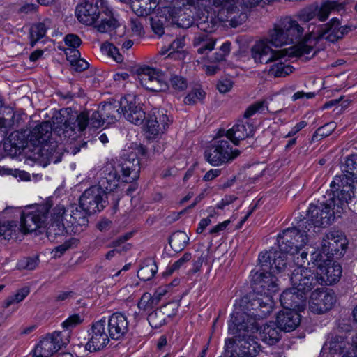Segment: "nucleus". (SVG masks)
Masks as SVG:
<instances>
[{"mask_svg":"<svg viewBox=\"0 0 357 357\" xmlns=\"http://www.w3.org/2000/svg\"><path fill=\"white\" fill-rule=\"evenodd\" d=\"M68 214L63 205H57L51 212L47 229L49 238L63 235L66 231Z\"/></svg>","mask_w":357,"mask_h":357,"instance_id":"nucleus-22","label":"nucleus"},{"mask_svg":"<svg viewBox=\"0 0 357 357\" xmlns=\"http://www.w3.org/2000/svg\"><path fill=\"white\" fill-rule=\"evenodd\" d=\"M191 259L190 254L186 253L183 255L181 258H180L178 261L174 263V264L171 267V271H174L178 269L181 267L185 263L190 261Z\"/></svg>","mask_w":357,"mask_h":357,"instance_id":"nucleus-63","label":"nucleus"},{"mask_svg":"<svg viewBox=\"0 0 357 357\" xmlns=\"http://www.w3.org/2000/svg\"><path fill=\"white\" fill-rule=\"evenodd\" d=\"M185 46V38L183 37L178 38L170 45L169 50H171L168 56L178 60L185 59L186 52L182 49Z\"/></svg>","mask_w":357,"mask_h":357,"instance_id":"nucleus-37","label":"nucleus"},{"mask_svg":"<svg viewBox=\"0 0 357 357\" xmlns=\"http://www.w3.org/2000/svg\"><path fill=\"white\" fill-rule=\"evenodd\" d=\"M205 93L200 89L192 90L185 98L184 102L187 105H194L203 100Z\"/></svg>","mask_w":357,"mask_h":357,"instance_id":"nucleus-48","label":"nucleus"},{"mask_svg":"<svg viewBox=\"0 0 357 357\" xmlns=\"http://www.w3.org/2000/svg\"><path fill=\"white\" fill-rule=\"evenodd\" d=\"M194 0H181L180 4L182 5L183 9L181 10L180 7H176L174 10V15L172 16V22L177 24L178 26L181 28H188L193 24V17L188 15L185 17L186 13L185 10L190 9V7L194 6Z\"/></svg>","mask_w":357,"mask_h":357,"instance_id":"nucleus-31","label":"nucleus"},{"mask_svg":"<svg viewBox=\"0 0 357 357\" xmlns=\"http://www.w3.org/2000/svg\"><path fill=\"white\" fill-rule=\"evenodd\" d=\"M78 240L75 238H72L66 241L62 245H60L54 248L53 254L55 257H60L68 249L77 245Z\"/></svg>","mask_w":357,"mask_h":357,"instance_id":"nucleus-50","label":"nucleus"},{"mask_svg":"<svg viewBox=\"0 0 357 357\" xmlns=\"http://www.w3.org/2000/svg\"><path fill=\"white\" fill-rule=\"evenodd\" d=\"M69 333L62 334L55 331L43 338L33 350V357H51L69 342Z\"/></svg>","mask_w":357,"mask_h":357,"instance_id":"nucleus-12","label":"nucleus"},{"mask_svg":"<svg viewBox=\"0 0 357 357\" xmlns=\"http://www.w3.org/2000/svg\"><path fill=\"white\" fill-rule=\"evenodd\" d=\"M292 70L291 66L283 62H278L271 67L269 73L274 77H284L292 73Z\"/></svg>","mask_w":357,"mask_h":357,"instance_id":"nucleus-40","label":"nucleus"},{"mask_svg":"<svg viewBox=\"0 0 357 357\" xmlns=\"http://www.w3.org/2000/svg\"><path fill=\"white\" fill-rule=\"evenodd\" d=\"M156 266L153 263H151L142 266L137 272L138 278L144 281L151 280L156 273Z\"/></svg>","mask_w":357,"mask_h":357,"instance_id":"nucleus-46","label":"nucleus"},{"mask_svg":"<svg viewBox=\"0 0 357 357\" xmlns=\"http://www.w3.org/2000/svg\"><path fill=\"white\" fill-rule=\"evenodd\" d=\"M88 211L82 208L81 206H71L70 213L68 214L66 229L70 226L72 227H82L87 222ZM68 231V230H66Z\"/></svg>","mask_w":357,"mask_h":357,"instance_id":"nucleus-32","label":"nucleus"},{"mask_svg":"<svg viewBox=\"0 0 357 357\" xmlns=\"http://www.w3.org/2000/svg\"><path fill=\"white\" fill-rule=\"evenodd\" d=\"M248 317V314L241 312L236 307L228 323L229 334L236 337H242L238 354L241 357H255L260 351L259 344L250 335L258 331L257 324L254 319Z\"/></svg>","mask_w":357,"mask_h":357,"instance_id":"nucleus-4","label":"nucleus"},{"mask_svg":"<svg viewBox=\"0 0 357 357\" xmlns=\"http://www.w3.org/2000/svg\"><path fill=\"white\" fill-rule=\"evenodd\" d=\"M145 154V149L141 145L131 151L126 158L122 159L119 165L122 176L126 182H130L137 179L139 175V155Z\"/></svg>","mask_w":357,"mask_h":357,"instance_id":"nucleus-15","label":"nucleus"},{"mask_svg":"<svg viewBox=\"0 0 357 357\" xmlns=\"http://www.w3.org/2000/svg\"><path fill=\"white\" fill-rule=\"evenodd\" d=\"M176 303H171L162 306L160 309V310H163L164 315L167 319V317H171L176 314Z\"/></svg>","mask_w":357,"mask_h":357,"instance_id":"nucleus-61","label":"nucleus"},{"mask_svg":"<svg viewBox=\"0 0 357 357\" xmlns=\"http://www.w3.org/2000/svg\"><path fill=\"white\" fill-rule=\"evenodd\" d=\"M348 32L341 26L337 18L321 26L310 24L307 31L291 17L287 16L277 22L266 40L256 43L251 49V55L256 63H268L286 56H301L309 54L321 39L334 43Z\"/></svg>","mask_w":357,"mask_h":357,"instance_id":"nucleus-1","label":"nucleus"},{"mask_svg":"<svg viewBox=\"0 0 357 357\" xmlns=\"http://www.w3.org/2000/svg\"><path fill=\"white\" fill-rule=\"evenodd\" d=\"M135 73L142 86L149 91H164L169 87L167 82L169 75L161 70L144 66L137 68Z\"/></svg>","mask_w":357,"mask_h":357,"instance_id":"nucleus-11","label":"nucleus"},{"mask_svg":"<svg viewBox=\"0 0 357 357\" xmlns=\"http://www.w3.org/2000/svg\"><path fill=\"white\" fill-rule=\"evenodd\" d=\"M276 322L279 329L289 332L299 325L301 315L296 310L284 308L277 314Z\"/></svg>","mask_w":357,"mask_h":357,"instance_id":"nucleus-26","label":"nucleus"},{"mask_svg":"<svg viewBox=\"0 0 357 357\" xmlns=\"http://www.w3.org/2000/svg\"><path fill=\"white\" fill-rule=\"evenodd\" d=\"M308 252L305 250L302 251L299 256L294 257V264L297 267L294 270L291 276V283L294 289L296 290L300 295L307 298L308 294L320 285L319 279L312 265L305 266L310 261L307 258Z\"/></svg>","mask_w":357,"mask_h":357,"instance_id":"nucleus-6","label":"nucleus"},{"mask_svg":"<svg viewBox=\"0 0 357 357\" xmlns=\"http://www.w3.org/2000/svg\"><path fill=\"white\" fill-rule=\"evenodd\" d=\"M220 174V170L218 169H212L208 171L204 176L203 179L206 181H212L218 177Z\"/></svg>","mask_w":357,"mask_h":357,"instance_id":"nucleus-64","label":"nucleus"},{"mask_svg":"<svg viewBox=\"0 0 357 357\" xmlns=\"http://www.w3.org/2000/svg\"><path fill=\"white\" fill-rule=\"evenodd\" d=\"M259 296H260L254 299L252 303V305L253 306V312H251L250 311V313H248L247 312H245V310L244 308H242V305L246 303V299L243 298L241 299L238 303L234 305V311L237 307L238 310H240L241 312H245L247 314H248V318L253 319L252 316H255V317L258 318H263L266 317L271 312L273 309V303L272 300V294H259ZM254 319L256 321L255 318H254Z\"/></svg>","mask_w":357,"mask_h":357,"instance_id":"nucleus-20","label":"nucleus"},{"mask_svg":"<svg viewBox=\"0 0 357 357\" xmlns=\"http://www.w3.org/2000/svg\"><path fill=\"white\" fill-rule=\"evenodd\" d=\"M77 20L86 25L96 23V28L100 33L111 31L116 27V20L113 17L111 11L100 13L97 6L88 2L79 4L76 8Z\"/></svg>","mask_w":357,"mask_h":357,"instance_id":"nucleus-7","label":"nucleus"},{"mask_svg":"<svg viewBox=\"0 0 357 357\" xmlns=\"http://www.w3.org/2000/svg\"><path fill=\"white\" fill-rule=\"evenodd\" d=\"M261 340L269 345L277 343L280 338V333L275 324L270 321L266 324L259 331Z\"/></svg>","mask_w":357,"mask_h":357,"instance_id":"nucleus-33","label":"nucleus"},{"mask_svg":"<svg viewBox=\"0 0 357 357\" xmlns=\"http://www.w3.org/2000/svg\"><path fill=\"white\" fill-rule=\"evenodd\" d=\"M189 241V237L184 231H178L169 238V244L175 250H183Z\"/></svg>","mask_w":357,"mask_h":357,"instance_id":"nucleus-38","label":"nucleus"},{"mask_svg":"<svg viewBox=\"0 0 357 357\" xmlns=\"http://www.w3.org/2000/svg\"><path fill=\"white\" fill-rule=\"evenodd\" d=\"M231 222V220H225L222 222L219 223L217 225H215V227H212L210 229L209 233L211 234H218L220 232L223 231L224 230H225L227 229V227H228V225Z\"/></svg>","mask_w":357,"mask_h":357,"instance_id":"nucleus-62","label":"nucleus"},{"mask_svg":"<svg viewBox=\"0 0 357 357\" xmlns=\"http://www.w3.org/2000/svg\"><path fill=\"white\" fill-rule=\"evenodd\" d=\"M15 227L16 225L13 222L0 223V236H3L5 238L11 237Z\"/></svg>","mask_w":357,"mask_h":357,"instance_id":"nucleus-55","label":"nucleus"},{"mask_svg":"<svg viewBox=\"0 0 357 357\" xmlns=\"http://www.w3.org/2000/svg\"><path fill=\"white\" fill-rule=\"evenodd\" d=\"M307 231L289 228L279 234L278 242L279 250L270 253H261L259 261L262 271L270 269V272L279 274L284 272L290 259L294 262V257L303 251V247L307 241Z\"/></svg>","mask_w":357,"mask_h":357,"instance_id":"nucleus-3","label":"nucleus"},{"mask_svg":"<svg viewBox=\"0 0 357 357\" xmlns=\"http://www.w3.org/2000/svg\"><path fill=\"white\" fill-rule=\"evenodd\" d=\"M51 131V124L47 121L43 122L32 129L29 135V141L34 146L42 145L49 139Z\"/></svg>","mask_w":357,"mask_h":357,"instance_id":"nucleus-30","label":"nucleus"},{"mask_svg":"<svg viewBox=\"0 0 357 357\" xmlns=\"http://www.w3.org/2000/svg\"><path fill=\"white\" fill-rule=\"evenodd\" d=\"M29 292L30 291L28 287H23L17 290L13 296L8 298L4 301L3 307L7 308L13 303L22 301L29 295Z\"/></svg>","mask_w":357,"mask_h":357,"instance_id":"nucleus-44","label":"nucleus"},{"mask_svg":"<svg viewBox=\"0 0 357 357\" xmlns=\"http://www.w3.org/2000/svg\"><path fill=\"white\" fill-rule=\"evenodd\" d=\"M218 20L228 22L232 27L243 24L248 18V8L243 0H211Z\"/></svg>","mask_w":357,"mask_h":357,"instance_id":"nucleus-8","label":"nucleus"},{"mask_svg":"<svg viewBox=\"0 0 357 357\" xmlns=\"http://www.w3.org/2000/svg\"><path fill=\"white\" fill-rule=\"evenodd\" d=\"M346 177L336 176L331 183L332 197L319 206L310 204L305 218V223L310 227H326L333 221L335 215H340L347 208V204L354 197V188Z\"/></svg>","mask_w":357,"mask_h":357,"instance_id":"nucleus-2","label":"nucleus"},{"mask_svg":"<svg viewBox=\"0 0 357 357\" xmlns=\"http://www.w3.org/2000/svg\"><path fill=\"white\" fill-rule=\"evenodd\" d=\"M197 26L201 30H204V32L195 34L193 44L194 46L197 47V51L199 54H205L214 48L215 41L214 39L209 37L208 34L206 32V26L205 22H199Z\"/></svg>","mask_w":357,"mask_h":357,"instance_id":"nucleus-29","label":"nucleus"},{"mask_svg":"<svg viewBox=\"0 0 357 357\" xmlns=\"http://www.w3.org/2000/svg\"><path fill=\"white\" fill-rule=\"evenodd\" d=\"M100 179L97 187L101 188L105 195L115 190L119 184V171L112 164L107 163L100 172Z\"/></svg>","mask_w":357,"mask_h":357,"instance_id":"nucleus-25","label":"nucleus"},{"mask_svg":"<svg viewBox=\"0 0 357 357\" xmlns=\"http://www.w3.org/2000/svg\"><path fill=\"white\" fill-rule=\"evenodd\" d=\"M216 215V213L215 211L211 212L208 217L206 218H203L200 220L199 225L197 228V233L201 234L203 232V231L206 229L207 226H208L211 223V218L215 217Z\"/></svg>","mask_w":357,"mask_h":357,"instance_id":"nucleus-60","label":"nucleus"},{"mask_svg":"<svg viewBox=\"0 0 357 357\" xmlns=\"http://www.w3.org/2000/svg\"><path fill=\"white\" fill-rule=\"evenodd\" d=\"M101 51L112 57L115 61L121 63L123 61V56L119 52L118 49L109 43H105L101 46Z\"/></svg>","mask_w":357,"mask_h":357,"instance_id":"nucleus-47","label":"nucleus"},{"mask_svg":"<svg viewBox=\"0 0 357 357\" xmlns=\"http://www.w3.org/2000/svg\"><path fill=\"white\" fill-rule=\"evenodd\" d=\"M106 321L102 319L95 322L89 333V339L86 348L89 351H96L103 349L109 342V335L106 328Z\"/></svg>","mask_w":357,"mask_h":357,"instance_id":"nucleus-19","label":"nucleus"},{"mask_svg":"<svg viewBox=\"0 0 357 357\" xmlns=\"http://www.w3.org/2000/svg\"><path fill=\"white\" fill-rule=\"evenodd\" d=\"M144 120L143 132L149 140L160 137L165 132L171 121L167 114L158 111L149 114Z\"/></svg>","mask_w":357,"mask_h":357,"instance_id":"nucleus-14","label":"nucleus"},{"mask_svg":"<svg viewBox=\"0 0 357 357\" xmlns=\"http://www.w3.org/2000/svg\"><path fill=\"white\" fill-rule=\"evenodd\" d=\"M116 106L112 103H105L94 111L91 114L89 112H82L77 116L76 121L73 126L64 123L63 133L66 137H73L72 132H83L86 128L97 129L100 128L104 123L108 124L115 122L121 116V110L116 109Z\"/></svg>","mask_w":357,"mask_h":357,"instance_id":"nucleus-5","label":"nucleus"},{"mask_svg":"<svg viewBox=\"0 0 357 357\" xmlns=\"http://www.w3.org/2000/svg\"><path fill=\"white\" fill-rule=\"evenodd\" d=\"M230 43H224L219 50L215 53L213 61L220 62L225 59L226 56L230 53Z\"/></svg>","mask_w":357,"mask_h":357,"instance_id":"nucleus-51","label":"nucleus"},{"mask_svg":"<svg viewBox=\"0 0 357 357\" xmlns=\"http://www.w3.org/2000/svg\"><path fill=\"white\" fill-rule=\"evenodd\" d=\"M239 153L238 150L232 149L227 139H220L211 149L206 151L205 158L211 165L219 166L232 161Z\"/></svg>","mask_w":357,"mask_h":357,"instance_id":"nucleus-13","label":"nucleus"},{"mask_svg":"<svg viewBox=\"0 0 357 357\" xmlns=\"http://www.w3.org/2000/svg\"><path fill=\"white\" fill-rule=\"evenodd\" d=\"M65 45L67 46L66 48L63 49L65 52V54L66 55V52L68 50H71L70 49H76L80 46L82 43V40L79 37L75 34H68L64 38Z\"/></svg>","mask_w":357,"mask_h":357,"instance_id":"nucleus-49","label":"nucleus"},{"mask_svg":"<svg viewBox=\"0 0 357 357\" xmlns=\"http://www.w3.org/2000/svg\"><path fill=\"white\" fill-rule=\"evenodd\" d=\"M280 302L284 308L301 310L305 306L306 298L300 295L292 287L282 292Z\"/></svg>","mask_w":357,"mask_h":357,"instance_id":"nucleus-27","label":"nucleus"},{"mask_svg":"<svg viewBox=\"0 0 357 357\" xmlns=\"http://www.w3.org/2000/svg\"><path fill=\"white\" fill-rule=\"evenodd\" d=\"M344 9V4L335 1H327L323 2L316 10L317 16L321 22L325 21L330 13L333 11H340Z\"/></svg>","mask_w":357,"mask_h":357,"instance_id":"nucleus-35","label":"nucleus"},{"mask_svg":"<svg viewBox=\"0 0 357 357\" xmlns=\"http://www.w3.org/2000/svg\"><path fill=\"white\" fill-rule=\"evenodd\" d=\"M347 343L341 337H335L325 344L324 349H328L331 354L340 353L345 349Z\"/></svg>","mask_w":357,"mask_h":357,"instance_id":"nucleus-43","label":"nucleus"},{"mask_svg":"<svg viewBox=\"0 0 357 357\" xmlns=\"http://www.w3.org/2000/svg\"><path fill=\"white\" fill-rule=\"evenodd\" d=\"M170 75V84L173 89L177 91H183L187 88V82L186 80L178 75Z\"/></svg>","mask_w":357,"mask_h":357,"instance_id":"nucleus-52","label":"nucleus"},{"mask_svg":"<svg viewBox=\"0 0 357 357\" xmlns=\"http://www.w3.org/2000/svg\"><path fill=\"white\" fill-rule=\"evenodd\" d=\"M254 289L258 294H273L278 291V280L271 272L256 273L254 278Z\"/></svg>","mask_w":357,"mask_h":357,"instance_id":"nucleus-24","label":"nucleus"},{"mask_svg":"<svg viewBox=\"0 0 357 357\" xmlns=\"http://www.w3.org/2000/svg\"><path fill=\"white\" fill-rule=\"evenodd\" d=\"M47 30L45 22L33 25L30 29L31 45L33 47L38 40L44 37Z\"/></svg>","mask_w":357,"mask_h":357,"instance_id":"nucleus-39","label":"nucleus"},{"mask_svg":"<svg viewBox=\"0 0 357 357\" xmlns=\"http://www.w3.org/2000/svg\"><path fill=\"white\" fill-rule=\"evenodd\" d=\"M147 319L151 326L155 328L161 327L166 321L163 310H160V308L150 313Z\"/></svg>","mask_w":357,"mask_h":357,"instance_id":"nucleus-41","label":"nucleus"},{"mask_svg":"<svg viewBox=\"0 0 357 357\" xmlns=\"http://www.w3.org/2000/svg\"><path fill=\"white\" fill-rule=\"evenodd\" d=\"M336 128V124L335 122H330L326 123V125L319 128L315 134L321 137H327Z\"/></svg>","mask_w":357,"mask_h":357,"instance_id":"nucleus-57","label":"nucleus"},{"mask_svg":"<svg viewBox=\"0 0 357 357\" xmlns=\"http://www.w3.org/2000/svg\"><path fill=\"white\" fill-rule=\"evenodd\" d=\"M66 52V59L70 62L74 70L82 71L89 68V63L80 58V52L78 50L71 49Z\"/></svg>","mask_w":357,"mask_h":357,"instance_id":"nucleus-36","label":"nucleus"},{"mask_svg":"<svg viewBox=\"0 0 357 357\" xmlns=\"http://www.w3.org/2000/svg\"><path fill=\"white\" fill-rule=\"evenodd\" d=\"M315 16H317V12L313 8L304 9L298 14V19L303 22L310 21Z\"/></svg>","mask_w":357,"mask_h":357,"instance_id":"nucleus-58","label":"nucleus"},{"mask_svg":"<svg viewBox=\"0 0 357 357\" xmlns=\"http://www.w3.org/2000/svg\"><path fill=\"white\" fill-rule=\"evenodd\" d=\"M339 177H346L353 188V183L357 182V155H349L345 160L344 174Z\"/></svg>","mask_w":357,"mask_h":357,"instance_id":"nucleus-34","label":"nucleus"},{"mask_svg":"<svg viewBox=\"0 0 357 357\" xmlns=\"http://www.w3.org/2000/svg\"><path fill=\"white\" fill-rule=\"evenodd\" d=\"M264 109V105L262 102H257L250 105L243 114V118L249 119L257 112Z\"/></svg>","mask_w":357,"mask_h":357,"instance_id":"nucleus-53","label":"nucleus"},{"mask_svg":"<svg viewBox=\"0 0 357 357\" xmlns=\"http://www.w3.org/2000/svg\"><path fill=\"white\" fill-rule=\"evenodd\" d=\"M347 242L344 235L339 231H330L326 233L319 245L314 248V250L320 252L324 258H331L334 254L342 255L346 249ZM311 248H305V251L310 254Z\"/></svg>","mask_w":357,"mask_h":357,"instance_id":"nucleus-10","label":"nucleus"},{"mask_svg":"<svg viewBox=\"0 0 357 357\" xmlns=\"http://www.w3.org/2000/svg\"><path fill=\"white\" fill-rule=\"evenodd\" d=\"M122 114L125 119L130 123L139 125L146 119L145 112L142 108L136 105L135 96L132 94H127L122 98L119 102Z\"/></svg>","mask_w":357,"mask_h":357,"instance_id":"nucleus-21","label":"nucleus"},{"mask_svg":"<svg viewBox=\"0 0 357 357\" xmlns=\"http://www.w3.org/2000/svg\"><path fill=\"white\" fill-rule=\"evenodd\" d=\"M310 265L316 268L320 284H334L339 281L342 275L340 265L333 262L330 258H324V256L314 250V248H311L310 261H307V266Z\"/></svg>","mask_w":357,"mask_h":357,"instance_id":"nucleus-9","label":"nucleus"},{"mask_svg":"<svg viewBox=\"0 0 357 357\" xmlns=\"http://www.w3.org/2000/svg\"><path fill=\"white\" fill-rule=\"evenodd\" d=\"M107 195L104 191L94 185L86 189L79 199V204L89 213L102 210L106 205Z\"/></svg>","mask_w":357,"mask_h":357,"instance_id":"nucleus-16","label":"nucleus"},{"mask_svg":"<svg viewBox=\"0 0 357 357\" xmlns=\"http://www.w3.org/2000/svg\"><path fill=\"white\" fill-rule=\"evenodd\" d=\"M335 302V297L333 293L319 287L310 294L308 305L312 312L321 314L331 310Z\"/></svg>","mask_w":357,"mask_h":357,"instance_id":"nucleus-17","label":"nucleus"},{"mask_svg":"<svg viewBox=\"0 0 357 357\" xmlns=\"http://www.w3.org/2000/svg\"><path fill=\"white\" fill-rule=\"evenodd\" d=\"M253 133L254 127L251 124L241 121L227 131L226 137L234 144H238L241 140L252 136Z\"/></svg>","mask_w":357,"mask_h":357,"instance_id":"nucleus-28","label":"nucleus"},{"mask_svg":"<svg viewBox=\"0 0 357 357\" xmlns=\"http://www.w3.org/2000/svg\"><path fill=\"white\" fill-rule=\"evenodd\" d=\"M38 266V260L34 258H27L20 261L17 266L20 269L33 270Z\"/></svg>","mask_w":357,"mask_h":357,"instance_id":"nucleus-56","label":"nucleus"},{"mask_svg":"<svg viewBox=\"0 0 357 357\" xmlns=\"http://www.w3.org/2000/svg\"><path fill=\"white\" fill-rule=\"evenodd\" d=\"M232 86L233 82L227 78L220 79L217 84V89L222 93L229 91Z\"/></svg>","mask_w":357,"mask_h":357,"instance_id":"nucleus-59","label":"nucleus"},{"mask_svg":"<svg viewBox=\"0 0 357 357\" xmlns=\"http://www.w3.org/2000/svg\"><path fill=\"white\" fill-rule=\"evenodd\" d=\"M82 321V319L78 314H73L62 323V326L66 330H70L80 324Z\"/></svg>","mask_w":357,"mask_h":357,"instance_id":"nucleus-54","label":"nucleus"},{"mask_svg":"<svg viewBox=\"0 0 357 357\" xmlns=\"http://www.w3.org/2000/svg\"><path fill=\"white\" fill-rule=\"evenodd\" d=\"M50 208L49 204L38 206L36 208L24 213L21 217V227L24 232H32L45 226L47 213Z\"/></svg>","mask_w":357,"mask_h":357,"instance_id":"nucleus-18","label":"nucleus"},{"mask_svg":"<svg viewBox=\"0 0 357 357\" xmlns=\"http://www.w3.org/2000/svg\"><path fill=\"white\" fill-rule=\"evenodd\" d=\"M107 331L112 340H123L129 331L126 316L119 312L112 314L107 321Z\"/></svg>","mask_w":357,"mask_h":357,"instance_id":"nucleus-23","label":"nucleus"},{"mask_svg":"<svg viewBox=\"0 0 357 357\" xmlns=\"http://www.w3.org/2000/svg\"><path fill=\"white\" fill-rule=\"evenodd\" d=\"M130 235H125L123 237L119 238L117 241L113 243V246L114 248L110 251H109L106 255V258L107 259H111L113 257H114L117 253H121V252L126 251L129 248V245L126 244L120 247L121 243L125 242L128 239Z\"/></svg>","mask_w":357,"mask_h":357,"instance_id":"nucleus-45","label":"nucleus"},{"mask_svg":"<svg viewBox=\"0 0 357 357\" xmlns=\"http://www.w3.org/2000/svg\"><path fill=\"white\" fill-rule=\"evenodd\" d=\"M158 302L149 293H144L138 302V307L143 312H148L156 305Z\"/></svg>","mask_w":357,"mask_h":357,"instance_id":"nucleus-42","label":"nucleus"}]
</instances>
